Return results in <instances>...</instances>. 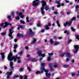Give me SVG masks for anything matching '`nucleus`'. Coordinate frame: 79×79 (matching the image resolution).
Masks as SVG:
<instances>
[{
	"label": "nucleus",
	"instance_id": "obj_1",
	"mask_svg": "<svg viewBox=\"0 0 79 79\" xmlns=\"http://www.w3.org/2000/svg\"><path fill=\"white\" fill-rule=\"evenodd\" d=\"M45 63H41V73H43L44 71L46 73L45 75L46 76V77H50V73H48V70H46L44 68V66H45Z\"/></svg>",
	"mask_w": 79,
	"mask_h": 79
},
{
	"label": "nucleus",
	"instance_id": "obj_2",
	"mask_svg": "<svg viewBox=\"0 0 79 79\" xmlns=\"http://www.w3.org/2000/svg\"><path fill=\"white\" fill-rule=\"evenodd\" d=\"M7 59L9 61H12L14 60V61L15 62L16 61V59L19 60L20 59V57H18L17 56L13 57V53L11 52H10L7 56Z\"/></svg>",
	"mask_w": 79,
	"mask_h": 79
},
{
	"label": "nucleus",
	"instance_id": "obj_3",
	"mask_svg": "<svg viewBox=\"0 0 79 79\" xmlns=\"http://www.w3.org/2000/svg\"><path fill=\"white\" fill-rule=\"evenodd\" d=\"M42 7L41 8V14L44 15L45 14V11H44V6H45L46 5V3L45 1H43L42 2Z\"/></svg>",
	"mask_w": 79,
	"mask_h": 79
},
{
	"label": "nucleus",
	"instance_id": "obj_4",
	"mask_svg": "<svg viewBox=\"0 0 79 79\" xmlns=\"http://www.w3.org/2000/svg\"><path fill=\"white\" fill-rule=\"evenodd\" d=\"M11 26L12 24L11 23H8L7 22H6L5 23H2L1 24H0V26H1L2 28H5L7 26Z\"/></svg>",
	"mask_w": 79,
	"mask_h": 79
},
{
	"label": "nucleus",
	"instance_id": "obj_5",
	"mask_svg": "<svg viewBox=\"0 0 79 79\" xmlns=\"http://www.w3.org/2000/svg\"><path fill=\"white\" fill-rule=\"evenodd\" d=\"M14 28L12 27L9 30V36L10 37V39H13V37L12 36V34L13 32V29Z\"/></svg>",
	"mask_w": 79,
	"mask_h": 79
},
{
	"label": "nucleus",
	"instance_id": "obj_6",
	"mask_svg": "<svg viewBox=\"0 0 79 79\" xmlns=\"http://www.w3.org/2000/svg\"><path fill=\"white\" fill-rule=\"evenodd\" d=\"M27 34H28V35H31V36H33V35H34L35 33L34 32H32V29H29V32H27Z\"/></svg>",
	"mask_w": 79,
	"mask_h": 79
},
{
	"label": "nucleus",
	"instance_id": "obj_7",
	"mask_svg": "<svg viewBox=\"0 0 79 79\" xmlns=\"http://www.w3.org/2000/svg\"><path fill=\"white\" fill-rule=\"evenodd\" d=\"M39 0H35L32 3L33 6H37V5H39V2H38Z\"/></svg>",
	"mask_w": 79,
	"mask_h": 79
},
{
	"label": "nucleus",
	"instance_id": "obj_8",
	"mask_svg": "<svg viewBox=\"0 0 79 79\" xmlns=\"http://www.w3.org/2000/svg\"><path fill=\"white\" fill-rule=\"evenodd\" d=\"M74 47L75 49V50L74 52V53H76L77 52V51H78V48H79V46L77 45H75L74 46Z\"/></svg>",
	"mask_w": 79,
	"mask_h": 79
},
{
	"label": "nucleus",
	"instance_id": "obj_9",
	"mask_svg": "<svg viewBox=\"0 0 79 79\" xmlns=\"http://www.w3.org/2000/svg\"><path fill=\"white\" fill-rule=\"evenodd\" d=\"M37 53H38L39 56H42V57H44V56H45V54H42V52L39 51H38Z\"/></svg>",
	"mask_w": 79,
	"mask_h": 79
},
{
	"label": "nucleus",
	"instance_id": "obj_10",
	"mask_svg": "<svg viewBox=\"0 0 79 79\" xmlns=\"http://www.w3.org/2000/svg\"><path fill=\"white\" fill-rule=\"evenodd\" d=\"M6 74H7V79H10V76H11L12 74V72H7L6 73Z\"/></svg>",
	"mask_w": 79,
	"mask_h": 79
},
{
	"label": "nucleus",
	"instance_id": "obj_11",
	"mask_svg": "<svg viewBox=\"0 0 79 79\" xmlns=\"http://www.w3.org/2000/svg\"><path fill=\"white\" fill-rule=\"evenodd\" d=\"M72 24V22L71 21H70L69 22H66L64 24V26L66 27L67 25H68L69 26H70Z\"/></svg>",
	"mask_w": 79,
	"mask_h": 79
},
{
	"label": "nucleus",
	"instance_id": "obj_12",
	"mask_svg": "<svg viewBox=\"0 0 79 79\" xmlns=\"http://www.w3.org/2000/svg\"><path fill=\"white\" fill-rule=\"evenodd\" d=\"M0 55H1L2 56H1V57H2V61H4V58H5V54L3 53V52H1L0 53Z\"/></svg>",
	"mask_w": 79,
	"mask_h": 79
},
{
	"label": "nucleus",
	"instance_id": "obj_13",
	"mask_svg": "<svg viewBox=\"0 0 79 79\" xmlns=\"http://www.w3.org/2000/svg\"><path fill=\"white\" fill-rule=\"evenodd\" d=\"M49 67L51 69V71H53L54 70L53 69V64H49Z\"/></svg>",
	"mask_w": 79,
	"mask_h": 79
},
{
	"label": "nucleus",
	"instance_id": "obj_14",
	"mask_svg": "<svg viewBox=\"0 0 79 79\" xmlns=\"http://www.w3.org/2000/svg\"><path fill=\"white\" fill-rule=\"evenodd\" d=\"M65 55L68 58H70V56H71V55H70V53H65Z\"/></svg>",
	"mask_w": 79,
	"mask_h": 79
},
{
	"label": "nucleus",
	"instance_id": "obj_15",
	"mask_svg": "<svg viewBox=\"0 0 79 79\" xmlns=\"http://www.w3.org/2000/svg\"><path fill=\"white\" fill-rule=\"evenodd\" d=\"M13 63L12 62H10V67L11 69H13Z\"/></svg>",
	"mask_w": 79,
	"mask_h": 79
},
{
	"label": "nucleus",
	"instance_id": "obj_16",
	"mask_svg": "<svg viewBox=\"0 0 79 79\" xmlns=\"http://www.w3.org/2000/svg\"><path fill=\"white\" fill-rule=\"evenodd\" d=\"M22 13L21 12L20 13L18 14V16H20V17L21 18H24V15H22Z\"/></svg>",
	"mask_w": 79,
	"mask_h": 79
},
{
	"label": "nucleus",
	"instance_id": "obj_17",
	"mask_svg": "<svg viewBox=\"0 0 79 79\" xmlns=\"http://www.w3.org/2000/svg\"><path fill=\"white\" fill-rule=\"evenodd\" d=\"M18 37H23V35L22 34H18L17 35Z\"/></svg>",
	"mask_w": 79,
	"mask_h": 79
},
{
	"label": "nucleus",
	"instance_id": "obj_18",
	"mask_svg": "<svg viewBox=\"0 0 79 79\" xmlns=\"http://www.w3.org/2000/svg\"><path fill=\"white\" fill-rule=\"evenodd\" d=\"M32 39H33V41L32 44H35V42H36V40L34 38H32Z\"/></svg>",
	"mask_w": 79,
	"mask_h": 79
},
{
	"label": "nucleus",
	"instance_id": "obj_19",
	"mask_svg": "<svg viewBox=\"0 0 79 79\" xmlns=\"http://www.w3.org/2000/svg\"><path fill=\"white\" fill-rule=\"evenodd\" d=\"M56 23L57 24V26L58 27H60V24H59V21H56Z\"/></svg>",
	"mask_w": 79,
	"mask_h": 79
},
{
	"label": "nucleus",
	"instance_id": "obj_20",
	"mask_svg": "<svg viewBox=\"0 0 79 79\" xmlns=\"http://www.w3.org/2000/svg\"><path fill=\"white\" fill-rule=\"evenodd\" d=\"M44 27L46 30H48V29H49V28L48 27V26L45 25Z\"/></svg>",
	"mask_w": 79,
	"mask_h": 79
},
{
	"label": "nucleus",
	"instance_id": "obj_21",
	"mask_svg": "<svg viewBox=\"0 0 79 79\" xmlns=\"http://www.w3.org/2000/svg\"><path fill=\"white\" fill-rule=\"evenodd\" d=\"M45 10H46V11H47L48 10V9H49V6H47L45 8Z\"/></svg>",
	"mask_w": 79,
	"mask_h": 79
},
{
	"label": "nucleus",
	"instance_id": "obj_22",
	"mask_svg": "<svg viewBox=\"0 0 79 79\" xmlns=\"http://www.w3.org/2000/svg\"><path fill=\"white\" fill-rule=\"evenodd\" d=\"M49 41L51 44H53V40L52 39H50Z\"/></svg>",
	"mask_w": 79,
	"mask_h": 79
},
{
	"label": "nucleus",
	"instance_id": "obj_23",
	"mask_svg": "<svg viewBox=\"0 0 79 79\" xmlns=\"http://www.w3.org/2000/svg\"><path fill=\"white\" fill-rule=\"evenodd\" d=\"M18 47V45L17 44H15L14 46V49H16Z\"/></svg>",
	"mask_w": 79,
	"mask_h": 79
},
{
	"label": "nucleus",
	"instance_id": "obj_24",
	"mask_svg": "<svg viewBox=\"0 0 79 79\" xmlns=\"http://www.w3.org/2000/svg\"><path fill=\"white\" fill-rule=\"evenodd\" d=\"M54 68H56L58 67L57 63H55V65L54 66Z\"/></svg>",
	"mask_w": 79,
	"mask_h": 79
},
{
	"label": "nucleus",
	"instance_id": "obj_25",
	"mask_svg": "<svg viewBox=\"0 0 79 79\" xmlns=\"http://www.w3.org/2000/svg\"><path fill=\"white\" fill-rule=\"evenodd\" d=\"M64 34H69V32L67 31V30H65L64 31Z\"/></svg>",
	"mask_w": 79,
	"mask_h": 79
},
{
	"label": "nucleus",
	"instance_id": "obj_26",
	"mask_svg": "<svg viewBox=\"0 0 79 79\" xmlns=\"http://www.w3.org/2000/svg\"><path fill=\"white\" fill-rule=\"evenodd\" d=\"M59 44H60V43L58 42H56L54 44V45H57Z\"/></svg>",
	"mask_w": 79,
	"mask_h": 79
},
{
	"label": "nucleus",
	"instance_id": "obj_27",
	"mask_svg": "<svg viewBox=\"0 0 79 79\" xmlns=\"http://www.w3.org/2000/svg\"><path fill=\"white\" fill-rule=\"evenodd\" d=\"M26 21H27V22H29V20H28L29 19V17H27L26 18Z\"/></svg>",
	"mask_w": 79,
	"mask_h": 79
},
{
	"label": "nucleus",
	"instance_id": "obj_28",
	"mask_svg": "<svg viewBox=\"0 0 79 79\" xmlns=\"http://www.w3.org/2000/svg\"><path fill=\"white\" fill-rule=\"evenodd\" d=\"M15 18L16 19H17V20H19L20 19L19 17V16H17Z\"/></svg>",
	"mask_w": 79,
	"mask_h": 79
},
{
	"label": "nucleus",
	"instance_id": "obj_29",
	"mask_svg": "<svg viewBox=\"0 0 79 79\" xmlns=\"http://www.w3.org/2000/svg\"><path fill=\"white\" fill-rule=\"evenodd\" d=\"M7 18L9 21H11V16H7Z\"/></svg>",
	"mask_w": 79,
	"mask_h": 79
},
{
	"label": "nucleus",
	"instance_id": "obj_30",
	"mask_svg": "<svg viewBox=\"0 0 79 79\" xmlns=\"http://www.w3.org/2000/svg\"><path fill=\"white\" fill-rule=\"evenodd\" d=\"M20 23H22V24H23L25 23V22H24V21H23V20H20Z\"/></svg>",
	"mask_w": 79,
	"mask_h": 79
},
{
	"label": "nucleus",
	"instance_id": "obj_31",
	"mask_svg": "<svg viewBox=\"0 0 79 79\" xmlns=\"http://www.w3.org/2000/svg\"><path fill=\"white\" fill-rule=\"evenodd\" d=\"M75 37L76 38H77V39H79V35H76L75 36Z\"/></svg>",
	"mask_w": 79,
	"mask_h": 79
},
{
	"label": "nucleus",
	"instance_id": "obj_32",
	"mask_svg": "<svg viewBox=\"0 0 79 79\" xmlns=\"http://www.w3.org/2000/svg\"><path fill=\"white\" fill-rule=\"evenodd\" d=\"M1 35H6V32H3L1 33Z\"/></svg>",
	"mask_w": 79,
	"mask_h": 79
},
{
	"label": "nucleus",
	"instance_id": "obj_33",
	"mask_svg": "<svg viewBox=\"0 0 79 79\" xmlns=\"http://www.w3.org/2000/svg\"><path fill=\"white\" fill-rule=\"evenodd\" d=\"M76 19V17H73L72 18L71 21H74V20H75Z\"/></svg>",
	"mask_w": 79,
	"mask_h": 79
},
{
	"label": "nucleus",
	"instance_id": "obj_34",
	"mask_svg": "<svg viewBox=\"0 0 79 79\" xmlns=\"http://www.w3.org/2000/svg\"><path fill=\"white\" fill-rule=\"evenodd\" d=\"M37 61V60L35 59H31V61Z\"/></svg>",
	"mask_w": 79,
	"mask_h": 79
},
{
	"label": "nucleus",
	"instance_id": "obj_35",
	"mask_svg": "<svg viewBox=\"0 0 79 79\" xmlns=\"http://www.w3.org/2000/svg\"><path fill=\"white\" fill-rule=\"evenodd\" d=\"M71 29L73 31H75V29H74V28H73V27H71Z\"/></svg>",
	"mask_w": 79,
	"mask_h": 79
},
{
	"label": "nucleus",
	"instance_id": "obj_36",
	"mask_svg": "<svg viewBox=\"0 0 79 79\" xmlns=\"http://www.w3.org/2000/svg\"><path fill=\"white\" fill-rule=\"evenodd\" d=\"M64 55H65V53L61 54L60 55V56H61V57H63V56H64Z\"/></svg>",
	"mask_w": 79,
	"mask_h": 79
},
{
	"label": "nucleus",
	"instance_id": "obj_37",
	"mask_svg": "<svg viewBox=\"0 0 79 79\" xmlns=\"http://www.w3.org/2000/svg\"><path fill=\"white\" fill-rule=\"evenodd\" d=\"M51 60V57H49L48 58V61H49L50 60Z\"/></svg>",
	"mask_w": 79,
	"mask_h": 79
},
{
	"label": "nucleus",
	"instance_id": "obj_38",
	"mask_svg": "<svg viewBox=\"0 0 79 79\" xmlns=\"http://www.w3.org/2000/svg\"><path fill=\"white\" fill-rule=\"evenodd\" d=\"M27 69L29 71H31V68L29 67H28L27 68Z\"/></svg>",
	"mask_w": 79,
	"mask_h": 79
},
{
	"label": "nucleus",
	"instance_id": "obj_39",
	"mask_svg": "<svg viewBox=\"0 0 79 79\" xmlns=\"http://www.w3.org/2000/svg\"><path fill=\"white\" fill-rule=\"evenodd\" d=\"M48 54L49 55V56H52L53 55V53H48Z\"/></svg>",
	"mask_w": 79,
	"mask_h": 79
},
{
	"label": "nucleus",
	"instance_id": "obj_40",
	"mask_svg": "<svg viewBox=\"0 0 79 79\" xmlns=\"http://www.w3.org/2000/svg\"><path fill=\"white\" fill-rule=\"evenodd\" d=\"M61 6V4H58V5H57V8H59V7H60Z\"/></svg>",
	"mask_w": 79,
	"mask_h": 79
},
{
	"label": "nucleus",
	"instance_id": "obj_41",
	"mask_svg": "<svg viewBox=\"0 0 79 79\" xmlns=\"http://www.w3.org/2000/svg\"><path fill=\"white\" fill-rule=\"evenodd\" d=\"M19 77V75H15L14 76V77L15 78H16L17 77Z\"/></svg>",
	"mask_w": 79,
	"mask_h": 79
},
{
	"label": "nucleus",
	"instance_id": "obj_42",
	"mask_svg": "<svg viewBox=\"0 0 79 79\" xmlns=\"http://www.w3.org/2000/svg\"><path fill=\"white\" fill-rule=\"evenodd\" d=\"M69 58H67L66 59V61H67V62L69 61Z\"/></svg>",
	"mask_w": 79,
	"mask_h": 79
},
{
	"label": "nucleus",
	"instance_id": "obj_43",
	"mask_svg": "<svg viewBox=\"0 0 79 79\" xmlns=\"http://www.w3.org/2000/svg\"><path fill=\"white\" fill-rule=\"evenodd\" d=\"M64 68H68V65H64Z\"/></svg>",
	"mask_w": 79,
	"mask_h": 79
},
{
	"label": "nucleus",
	"instance_id": "obj_44",
	"mask_svg": "<svg viewBox=\"0 0 79 79\" xmlns=\"http://www.w3.org/2000/svg\"><path fill=\"white\" fill-rule=\"evenodd\" d=\"M40 73V72L39 71H38L36 72V74H39Z\"/></svg>",
	"mask_w": 79,
	"mask_h": 79
},
{
	"label": "nucleus",
	"instance_id": "obj_45",
	"mask_svg": "<svg viewBox=\"0 0 79 79\" xmlns=\"http://www.w3.org/2000/svg\"><path fill=\"white\" fill-rule=\"evenodd\" d=\"M18 26H19V27L20 28H21V29H22V28H23V25H21V26L19 25Z\"/></svg>",
	"mask_w": 79,
	"mask_h": 79
},
{
	"label": "nucleus",
	"instance_id": "obj_46",
	"mask_svg": "<svg viewBox=\"0 0 79 79\" xmlns=\"http://www.w3.org/2000/svg\"><path fill=\"white\" fill-rule=\"evenodd\" d=\"M17 63H21V60H18L17 61Z\"/></svg>",
	"mask_w": 79,
	"mask_h": 79
},
{
	"label": "nucleus",
	"instance_id": "obj_47",
	"mask_svg": "<svg viewBox=\"0 0 79 79\" xmlns=\"http://www.w3.org/2000/svg\"><path fill=\"white\" fill-rule=\"evenodd\" d=\"M54 14H55V15H57V14H58V12H54Z\"/></svg>",
	"mask_w": 79,
	"mask_h": 79
},
{
	"label": "nucleus",
	"instance_id": "obj_48",
	"mask_svg": "<svg viewBox=\"0 0 79 79\" xmlns=\"http://www.w3.org/2000/svg\"><path fill=\"white\" fill-rule=\"evenodd\" d=\"M37 26L38 27H40V24L39 23H38L37 24Z\"/></svg>",
	"mask_w": 79,
	"mask_h": 79
},
{
	"label": "nucleus",
	"instance_id": "obj_49",
	"mask_svg": "<svg viewBox=\"0 0 79 79\" xmlns=\"http://www.w3.org/2000/svg\"><path fill=\"white\" fill-rule=\"evenodd\" d=\"M23 70V68H21L20 70V71H22Z\"/></svg>",
	"mask_w": 79,
	"mask_h": 79
},
{
	"label": "nucleus",
	"instance_id": "obj_50",
	"mask_svg": "<svg viewBox=\"0 0 79 79\" xmlns=\"http://www.w3.org/2000/svg\"><path fill=\"white\" fill-rule=\"evenodd\" d=\"M56 3H57L58 5H60V1L57 2Z\"/></svg>",
	"mask_w": 79,
	"mask_h": 79
},
{
	"label": "nucleus",
	"instance_id": "obj_51",
	"mask_svg": "<svg viewBox=\"0 0 79 79\" xmlns=\"http://www.w3.org/2000/svg\"><path fill=\"white\" fill-rule=\"evenodd\" d=\"M19 77H20V79H23V76H20Z\"/></svg>",
	"mask_w": 79,
	"mask_h": 79
},
{
	"label": "nucleus",
	"instance_id": "obj_52",
	"mask_svg": "<svg viewBox=\"0 0 79 79\" xmlns=\"http://www.w3.org/2000/svg\"><path fill=\"white\" fill-rule=\"evenodd\" d=\"M71 75L72 76H75V74H74V73H72L71 74Z\"/></svg>",
	"mask_w": 79,
	"mask_h": 79
},
{
	"label": "nucleus",
	"instance_id": "obj_53",
	"mask_svg": "<svg viewBox=\"0 0 79 79\" xmlns=\"http://www.w3.org/2000/svg\"><path fill=\"white\" fill-rule=\"evenodd\" d=\"M71 63H74V60H71Z\"/></svg>",
	"mask_w": 79,
	"mask_h": 79
},
{
	"label": "nucleus",
	"instance_id": "obj_54",
	"mask_svg": "<svg viewBox=\"0 0 79 79\" xmlns=\"http://www.w3.org/2000/svg\"><path fill=\"white\" fill-rule=\"evenodd\" d=\"M65 2L66 3H69V1L66 0H65Z\"/></svg>",
	"mask_w": 79,
	"mask_h": 79
},
{
	"label": "nucleus",
	"instance_id": "obj_55",
	"mask_svg": "<svg viewBox=\"0 0 79 79\" xmlns=\"http://www.w3.org/2000/svg\"><path fill=\"white\" fill-rule=\"evenodd\" d=\"M23 51H21L19 53L20 55H21V54H23Z\"/></svg>",
	"mask_w": 79,
	"mask_h": 79
},
{
	"label": "nucleus",
	"instance_id": "obj_56",
	"mask_svg": "<svg viewBox=\"0 0 79 79\" xmlns=\"http://www.w3.org/2000/svg\"><path fill=\"white\" fill-rule=\"evenodd\" d=\"M4 44V43H2L1 44V46H2L3 45V44Z\"/></svg>",
	"mask_w": 79,
	"mask_h": 79
},
{
	"label": "nucleus",
	"instance_id": "obj_57",
	"mask_svg": "<svg viewBox=\"0 0 79 79\" xmlns=\"http://www.w3.org/2000/svg\"><path fill=\"white\" fill-rule=\"evenodd\" d=\"M14 51V53H16V50L15 49H14L13 50Z\"/></svg>",
	"mask_w": 79,
	"mask_h": 79
},
{
	"label": "nucleus",
	"instance_id": "obj_58",
	"mask_svg": "<svg viewBox=\"0 0 79 79\" xmlns=\"http://www.w3.org/2000/svg\"><path fill=\"white\" fill-rule=\"evenodd\" d=\"M17 39H15L14 40V41H15V42H17Z\"/></svg>",
	"mask_w": 79,
	"mask_h": 79
},
{
	"label": "nucleus",
	"instance_id": "obj_59",
	"mask_svg": "<svg viewBox=\"0 0 79 79\" xmlns=\"http://www.w3.org/2000/svg\"><path fill=\"white\" fill-rule=\"evenodd\" d=\"M76 8H79V6H76Z\"/></svg>",
	"mask_w": 79,
	"mask_h": 79
},
{
	"label": "nucleus",
	"instance_id": "obj_60",
	"mask_svg": "<svg viewBox=\"0 0 79 79\" xmlns=\"http://www.w3.org/2000/svg\"><path fill=\"white\" fill-rule=\"evenodd\" d=\"M41 32H45V30H42Z\"/></svg>",
	"mask_w": 79,
	"mask_h": 79
},
{
	"label": "nucleus",
	"instance_id": "obj_61",
	"mask_svg": "<svg viewBox=\"0 0 79 79\" xmlns=\"http://www.w3.org/2000/svg\"><path fill=\"white\" fill-rule=\"evenodd\" d=\"M11 14L12 15H14V12L13 11L12 12Z\"/></svg>",
	"mask_w": 79,
	"mask_h": 79
},
{
	"label": "nucleus",
	"instance_id": "obj_62",
	"mask_svg": "<svg viewBox=\"0 0 79 79\" xmlns=\"http://www.w3.org/2000/svg\"><path fill=\"white\" fill-rule=\"evenodd\" d=\"M62 39V37H59L58 38V39L59 40H60V39Z\"/></svg>",
	"mask_w": 79,
	"mask_h": 79
},
{
	"label": "nucleus",
	"instance_id": "obj_63",
	"mask_svg": "<svg viewBox=\"0 0 79 79\" xmlns=\"http://www.w3.org/2000/svg\"><path fill=\"white\" fill-rule=\"evenodd\" d=\"M72 40H69V42H71Z\"/></svg>",
	"mask_w": 79,
	"mask_h": 79
},
{
	"label": "nucleus",
	"instance_id": "obj_64",
	"mask_svg": "<svg viewBox=\"0 0 79 79\" xmlns=\"http://www.w3.org/2000/svg\"><path fill=\"white\" fill-rule=\"evenodd\" d=\"M28 47H25V49H26L27 50V49H28Z\"/></svg>",
	"mask_w": 79,
	"mask_h": 79
}]
</instances>
